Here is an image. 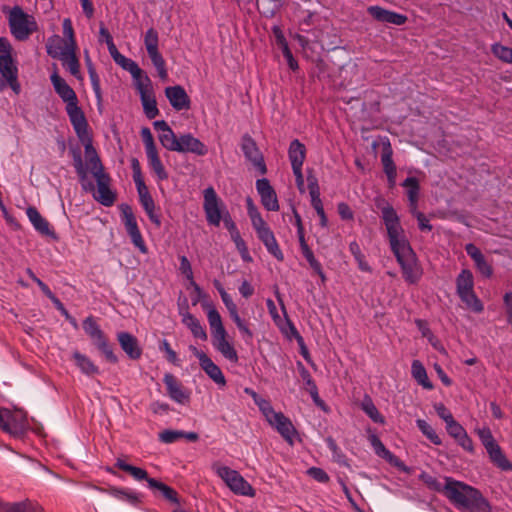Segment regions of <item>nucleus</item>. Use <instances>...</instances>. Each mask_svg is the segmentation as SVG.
Wrapping results in <instances>:
<instances>
[{"label":"nucleus","instance_id":"dca6fc26","mask_svg":"<svg viewBox=\"0 0 512 512\" xmlns=\"http://www.w3.org/2000/svg\"><path fill=\"white\" fill-rule=\"evenodd\" d=\"M163 383L172 400L182 405L189 404L190 391L173 374L166 373L163 377Z\"/></svg>","mask_w":512,"mask_h":512},{"label":"nucleus","instance_id":"680f3d73","mask_svg":"<svg viewBox=\"0 0 512 512\" xmlns=\"http://www.w3.org/2000/svg\"><path fill=\"white\" fill-rule=\"evenodd\" d=\"M446 430L447 433L455 440H457L466 432L463 426L460 423H458L455 419H452L450 422L446 424Z\"/></svg>","mask_w":512,"mask_h":512},{"label":"nucleus","instance_id":"5fc2aeb1","mask_svg":"<svg viewBox=\"0 0 512 512\" xmlns=\"http://www.w3.org/2000/svg\"><path fill=\"white\" fill-rule=\"evenodd\" d=\"M74 169L76 171V174L79 178V181L81 183L83 190L86 192H94L95 185L93 184V182L88 181L87 166L85 164H83V165L74 167Z\"/></svg>","mask_w":512,"mask_h":512},{"label":"nucleus","instance_id":"a19ab883","mask_svg":"<svg viewBox=\"0 0 512 512\" xmlns=\"http://www.w3.org/2000/svg\"><path fill=\"white\" fill-rule=\"evenodd\" d=\"M119 210L121 213L122 222L125 225L127 233L133 229L139 228L132 207L129 204L121 203L119 205Z\"/></svg>","mask_w":512,"mask_h":512},{"label":"nucleus","instance_id":"aec40b11","mask_svg":"<svg viewBox=\"0 0 512 512\" xmlns=\"http://www.w3.org/2000/svg\"><path fill=\"white\" fill-rule=\"evenodd\" d=\"M465 251L473 260L476 271L483 278L490 279L494 273L492 261H488L481 250L473 243L466 244Z\"/></svg>","mask_w":512,"mask_h":512},{"label":"nucleus","instance_id":"e2e57ef3","mask_svg":"<svg viewBox=\"0 0 512 512\" xmlns=\"http://www.w3.org/2000/svg\"><path fill=\"white\" fill-rule=\"evenodd\" d=\"M128 235L131 238L132 243L142 252H147V246L145 244V241L142 237V234L140 232V229H133L130 232H128Z\"/></svg>","mask_w":512,"mask_h":512},{"label":"nucleus","instance_id":"bf43d9fd","mask_svg":"<svg viewBox=\"0 0 512 512\" xmlns=\"http://www.w3.org/2000/svg\"><path fill=\"white\" fill-rule=\"evenodd\" d=\"M203 308H208L207 318L210 328L223 325L220 313L210 304H202Z\"/></svg>","mask_w":512,"mask_h":512},{"label":"nucleus","instance_id":"c85d7f7f","mask_svg":"<svg viewBox=\"0 0 512 512\" xmlns=\"http://www.w3.org/2000/svg\"><path fill=\"white\" fill-rule=\"evenodd\" d=\"M26 214L35 230H37L42 235L57 239V235L55 231L50 227V223L39 213L36 207L29 206L26 210Z\"/></svg>","mask_w":512,"mask_h":512},{"label":"nucleus","instance_id":"bb28decb","mask_svg":"<svg viewBox=\"0 0 512 512\" xmlns=\"http://www.w3.org/2000/svg\"><path fill=\"white\" fill-rule=\"evenodd\" d=\"M393 150L389 142L383 143L381 151V163L383 171L387 176L388 187L393 189L396 185L397 168L393 161Z\"/></svg>","mask_w":512,"mask_h":512},{"label":"nucleus","instance_id":"0e129e2a","mask_svg":"<svg viewBox=\"0 0 512 512\" xmlns=\"http://www.w3.org/2000/svg\"><path fill=\"white\" fill-rule=\"evenodd\" d=\"M140 135L142 137L146 152L157 149L153 135L148 127H143L141 129Z\"/></svg>","mask_w":512,"mask_h":512},{"label":"nucleus","instance_id":"ea45409f","mask_svg":"<svg viewBox=\"0 0 512 512\" xmlns=\"http://www.w3.org/2000/svg\"><path fill=\"white\" fill-rule=\"evenodd\" d=\"M361 409L369 416V418L378 424H384L385 418L378 411L370 396L366 395L361 403Z\"/></svg>","mask_w":512,"mask_h":512},{"label":"nucleus","instance_id":"393cba45","mask_svg":"<svg viewBox=\"0 0 512 512\" xmlns=\"http://www.w3.org/2000/svg\"><path fill=\"white\" fill-rule=\"evenodd\" d=\"M179 146L176 152L193 153L198 156H205L208 153L207 146L191 133L181 134L179 137Z\"/></svg>","mask_w":512,"mask_h":512},{"label":"nucleus","instance_id":"8fccbe9b","mask_svg":"<svg viewBox=\"0 0 512 512\" xmlns=\"http://www.w3.org/2000/svg\"><path fill=\"white\" fill-rule=\"evenodd\" d=\"M349 251L354 256L355 260L358 263V267L360 270L365 272H371V267L368 262L365 260V256L361 251L360 245L356 241H352L349 244Z\"/></svg>","mask_w":512,"mask_h":512},{"label":"nucleus","instance_id":"4d7b16f0","mask_svg":"<svg viewBox=\"0 0 512 512\" xmlns=\"http://www.w3.org/2000/svg\"><path fill=\"white\" fill-rule=\"evenodd\" d=\"M328 68V64L322 58H318L314 61L310 76L321 80L328 75Z\"/></svg>","mask_w":512,"mask_h":512},{"label":"nucleus","instance_id":"4468645a","mask_svg":"<svg viewBox=\"0 0 512 512\" xmlns=\"http://www.w3.org/2000/svg\"><path fill=\"white\" fill-rule=\"evenodd\" d=\"M307 182H308V190L311 196V205L315 209L316 213L320 218V226L326 228L328 226V218L323 208V203L320 198V187L318 184V179L314 175L313 170L310 169L307 171Z\"/></svg>","mask_w":512,"mask_h":512},{"label":"nucleus","instance_id":"4c0bfd02","mask_svg":"<svg viewBox=\"0 0 512 512\" xmlns=\"http://www.w3.org/2000/svg\"><path fill=\"white\" fill-rule=\"evenodd\" d=\"M241 150L248 161L262 154L256 141L248 133L244 134L241 138Z\"/></svg>","mask_w":512,"mask_h":512},{"label":"nucleus","instance_id":"a878e982","mask_svg":"<svg viewBox=\"0 0 512 512\" xmlns=\"http://www.w3.org/2000/svg\"><path fill=\"white\" fill-rule=\"evenodd\" d=\"M367 12L378 22L390 23L397 26L404 25L408 20L406 15L384 9L380 6H370Z\"/></svg>","mask_w":512,"mask_h":512},{"label":"nucleus","instance_id":"e433bc0d","mask_svg":"<svg viewBox=\"0 0 512 512\" xmlns=\"http://www.w3.org/2000/svg\"><path fill=\"white\" fill-rule=\"evenodd\" d=\"M62 27H63V34H64L66 40L64 41L59 36H54L53 38L58 43L64 42L65 45H64L63 49H71V48L77 49V43L75 40L74 29H73L72 22H71L70 18H65L63 20Z\"/></svg>","mask_w":512,"mask_h":512},{"label":"nucleus","instance_id":"9b49d317","mask_svg":"<svg viewBox=\"0 0 512 512\" xmlns=\"http://www.w3.org/2000/svg\"><path fill=\"white\" fill-rule=\"evenodd\" d=\"M401 186L406 187L408 189L407 197L409 200L410 211L416 217L419 229L421 231H432L433 226L430 224L425 214L416 210L420 193L419 180L416 177H407L401 183Z\"/></svg>","mask_w":512,"mask_h":512},{"label":"nucleus","instance_id":"cd10ccee","mask_svg":"<svg viewBox=\"0 0 512 512\" xmlns=\"http://www.w3.org/2000/svg\"><path fill=\"white\" fill-rule=\"evenodd\" d=\"M114 62L117 65H119L122 69L128 71L131 74L132 78L135 80V83L145 81L147 82V85L151 84L149 76L132 59L120 54L119 56L116 55Z\"/></svg>","mask_w":512,"mask_h":512},{"label":"nucleus","instance_id":"c756f323","mask_svg":"<svg viewBox=\"0 0 512 512\" xmlns=\"http://www.w3.org/2000/svg\"><path fill=\"white\" fill-rule=\"evenodd\" d=\"M102 492H106L109 495L126 501L130 503L133 506H139L142 503V495L139 493H136L130 489L127 488H120L116 486H109L107 489H100Z\"/></svg>","mask_w":512,"mask_h":512},{"label":"nucleus","instance_id":"c03bdc74","mask_svg":"<svg viewBox=\"0 0 512 512\" xmlns=\"http://www.w3.org/2000/svg\"><path fill=\"white\" fill-rule=\"evenodd\" d=\"M418 479L431 491L441 493L443 496L445 494V484L442 485L438 479L429 473L422 471Z\"/></svg>","mask_w":512,"mask_h":512},{"label":"nucleus","instance_id":"1a4fd4ad","mask_svg":"<svg viewBox=\"0 0 512 512\" xmlns=\"http://www.w3.org/2000/svg\"><path fill=\"white\" fill-rule=\"evenodd\" d=\"M85 333L91 338L94 346L104 355L106 361L112 364L118 363V357L114 353L113 345L106 334L101 330L95 318L90 315L82 323Z\"/></svg>","mask_w":512,"mask_h":512},{"label":"nucleus","instance_id":"6ab92c4d","mask_svg":"<svg viewBox=\"0 0 512 512\" xmlns=\"http://www.w3.org/2000/svg\"><path fill=\"white\" fill-rule=\"evenodd\" d=\"M256 189L261 199V204L267 211H278L280 209L275 189L267 178L256 181Z\"/></svg>","mask_w":512,"mask_h":512},{"label":"nucleus","instance_id":"09e8293b","mask_svg":"<svg viewBox=\"0 0 512 512\" xmlns=\"http://www.w3.org/2000/svg\"><path fill=\"white\" fill-rule=\"evenodd\" d=\"M495 446L496 448L488 453L491 461L502 470H512V464L502 452L501 447L499 445Z\"/></svg>","mask_w":512,"mask_h":512},{"label":"nucleus","instance_id":"0eeeda50","mask_svg":"<svg viewBox=\"0 0 512 512\" xmlns=\"http://www.w3.org/2000/svg\"><path fill=\"white\" fill-rule=\"evenodd\" d=\"M8 23L11 34L18 41L27 40L31 34L38 30L34 16L27 14L17 5L10 10Z\"/></svg>","mask_w":512,"mask_h":512},{"label":"nucleus","instance_id":"7ed1b4c3","mask_svg":"<svg viewBox=\"0 0 512 512\" xmlns=\"http://www.w3.org/2000/svg\"><path fill=\"white\" fill-rule=\"evenodd\" d=\"M223 202L219 199L213 187H208L204 190V203L203 208L206 215V220L209 224L219 226L223 220L225 228L229 231H234L237 228L228 210H222Z\"/></svg>","mask_w":512,"mask_h":512},{"label":"nucleus","instance_id":"2f4dec72","mask_svg":"<svg viewBox=\"0 0 512 512\" xmlns=\"http://www.w3.org/2000/svg\"><path fill=\"white\" fill-rule=\"evenodd\" d=\"M288 157L292 169L302 168L306 158V147L298 139L291 141L288 149Z\"/></svg>","mask_w":512,"mask_h":512},{"label":"nucleus","instance_id":"13d9d810","mask_svg":"<svg viewBox=\"0 0 512 512\" xmlns=\"http://www.w3.org/2000/svg\"><path fill=\"white\" fill-rule=\"evenodd\" d=\"M88 74H89V78L91 81V85H92L96 100L98 103H101L102 102V90H101V86H100V78H99V75H98L95 67H89Z\"/></svg>","mask_w":512,"mask_h":512},{"label":"nucleus","instance_id":"3c124183","mask_svg":"<svg viewBox=\"0 0 512 512\" xmlns=\"http://www.w3.org/2000/svg\"><path fill=\"white\" fill-rule=\"evenodd\" d=\"M158 138H159L161 145L169 151L176 152V149L178 147L180 148L179 137L176 136V134L173 130H171L167 133H160Z\"/></svg>","mask_w":512,"mask_h":512},{"label":"nucleus","instance_id":"603ef678","mask_svg":"<svg viewBox=\"0 0 512 512\" xmlns=\"http://www.w3.org/2000/svg\"><path fill=\"white\" fill-rule=\"evenodd\" d=\"M416 425L418 429L434 444L441 445V438L437 435L435 430L423 419H417Z\"/></svg>","mask_w":512,"mask_h":512},{"label":"nucleus","instance_id":"58836bf2","mask_svg":"<svg viewBox=\"0 0 512 512\" xmlns=\"http://www.w3.org/2000/svg\"><path fill=\"white\" fill-rule=\"evenodd\" d=\"M5 512H44L43 508L37 503L25 500L15 503L4 504Z\"/></svg>","mask_w":512,"mask_h":512},{"label":"nucleus","instance_id":"f3484780","mask_svg":"<svg viewBox=\"0 0 512 512\" xmlns=\"http://www.w3.org/2000/svg\"><path fill=\"white\" fill-rule=\"evenodd\" d=\"M27 424L26 416L17 420L8 409H0V429L13 437L23 436Z\"/></svg>","mask_w":512,"mask_h":512},{"label":"nucleus","instance_id":"6e6d98bb","mask_svg":"<svg viewBox=\"0 0 512 512\" xmlns=\"http://www.w3.org/2000/svg\"><path fill=\"white\" fill-rule=\"evenodd\" d=\"M144 44L147 52L159 49V34L153 27L149 28L144 36Z\"/></svg>","mask_w":512,"mask_h":512},{"label":"nucleus","instance_id":"5701e85b","mask_svg":"<svg viewBox=\"0 0 512 512\" xmlns=\"http://www.w3.org/2000/svg\"><path fill=\"white\" fill-rule=\"evenodd\" d=\"M165 95L175 110L181 111L191 108V99L181 85L166 87Z\"/></svg>","mask_w":512,"mask_h":512},{"label":"nucleus","instance_id":"338daca9","mask_svg":"<svg viewBox=\"0 0 512 512\" xmlns=\"http://www.w3.org/2000/svg\"><path fill=\"white\" fill-rule=\"evenodd\" d=\"M307 474L320 483H327L330 480L329 475L326 473V471L319 467L309 468L307 470Z\"/></svg>","mask_w":512,"mask_h":512},{"label":"nucleus","instance_id":"69168bd1","mask_svg":"<svg viewBox=\"0 0 512 512\" xmlns=\"http://www.w3.org/2000/svg\"><path fill=\"white\" fill-rule=\"evenodd\" d=\"M26 272L28 276L38 285V287L44 293L45 296H47L49 299L54 298L55 294L51 291L48 285L44 283L41 279H39L30 268H27Z\"/></svg>","mask_w":512,"mask_h":512},{"label":"nucleus","instance_id":"20e7f679","mask_svg":"<svg viewBox=\"0 0 512 512\" xmlns=\"http://www.w3.org/2000/svg\"><path fill=\"white\" fill-rule=\"evenodd\" d=\"M54 66L55 69H57L55 64ZM50 80L55 92L62 101L66 103V112L70 122L74 123L82 118H86L83 110L78 106V98L75 91L67 84L65 79L58 74L57 70L51 74Z\"/></svg>","mask_w":512,"mask_h":512},{"label":"nucleus","instance_id":"9d476101","mask_svg":"<svg viewBox=\"0 0 512 512\" xmlns=\"http://www.w3.org/2000/svg\"><path fill=\"white\" fill-rule=\"evenodd\" d=\"M216 472L233 493L249 497H254L256 495L255 489L238 471L227 466H222L219 467Z\"/></svg>","mask_w":512,"mask_h":512},{"label":"nucleus","instance_id":"de8ad7c7","mask_svg":"<svg viewBox=\"0 0 512 512\" xmlns=\"http://www.w3.org/2000/svg\"><path fill=\"white\" fill-rule=\"evenodd\" d=\"M492 54L503 63L512 64V48L494 43L491 45Z\"/></svg>","mask_w":512,"mask_h":512},{"label":"nucleus","instance_id":"b1692460","mask_svg":"<svg viewBox=\"0 0 512 512\" xmlns=\"http://www.w3.org/2000/svg\"><path fill=\"white\" fill-rule=\"evenodd\" d=\"M117 340L121 349L131 360H138L141 358L143 350L139 345V341L136 336L126 331H120L117 333Z\"/></svg>","mask_w":512,"mask_h":512},{"label":"nucleus","instance_id":"2eb2a0df","mask_svg":"<svg viewBox=\"0 0 512 512\" xmlns=\"http://www.w3.org/2000/svg\"><path fill=\"white\" fill-rule=\"evenodd\" d=\"M136 89L140 94V100L143 106V111L148 119H154L159 115L157 101L153 93L152 83L147 85V82L142 81L135 83Z\"/></svg>","mask_w":512,"mask_h":512},{"label":"nucleus","instance_id":"4be33fe9","mask_svg":"<svg viewBox=\"0 0 512 512\" xmlns=\"http://www.w3.org/2000/svg\"><path fill=\"white\" fill-rule=\"evenodd\" d=\"M136 188H137V192H138V196H139V201H140L144 211L146 212L149 220L156 227H160L162 224L161 216H160V214H158L156 212L155 202H154L152 195L150 194V192L148 190V187L146 186V184H143V185L136 186Z\"/></svg>","mask_w":512,"mask_h":512},{"label":"nucleus","instance_id":"473e14b6","mask_svg":"<svg viewBox=\"0 0 512 512\" xmlns=\"http://www.w3.org/2000/svg\"><path fill=\"white\" fill-rule=\"evenodd\" d=\"M148 487L153 491H159L161 496L176 505H180V500L177 491L166 485L165 483L155 478L148 480Z\"/></svg>","mask_w":512,"mask_h":512},{"label":"nucleus","instance_id":"423d86ee","mask_svg":"<svg viewBox=\"0 0 512 512\" xmlns=\"http://www.w3.org/2000/svg\"><path fill=\"white\" fill-rule=\"evenodd\" d=\"M12 52L13 47L8 39L0 37V75L8 81L12 91L19 94L21 85L18 81V67Z\"/></svg>","mask_w":512,"mask_h":512},{"label":"nucleus","instance_id":"f257e3e1","mask_svg":"<svg viewBox=\"0 0 512 512\" xmlns=\"http://www.w3.org/2000/svg\"><path fill=\"white\" fill-rule=\"evenodd\" d=\"M376 206L381 209L390 247L401 267L404 280L409 284H416L421 279L423 271L416 253L404 235L399 216L395 209L382 198L376 200Z\"/></svg>","mask_w":512,"mask_h":512},{"label":"nucleus","instance_id":"f03ea898","mask_svg":"<svg viewBox=\"0 0 512 512\" xmlns=\"http://www.w3.org/2000/svg\"><path fill=\"white\" fill-rule=\"evenodd\" d=\"M444 496L459 511L491 512L492 506L482 492L465 482L446 476Z\"/></svg>","mask_w":512,"mask_h":512},{"label":"nucleus","instance_id":"f704fd0d","mask_svg":"<svg viewBox=\"0 0 512 512\" xmlns=\"http://www.w3.org/2000/svg\"><path fill=\"white\" fill-rule=\"evenodd\" d=\"M150 168L154 171L159 181L167 180L169 175L166 171L160 157L158 150L154 149L146 152Z\"/></svg>","mask_w":512,"mask_h":512},{"label":"nucleus","instance_id":"6e6552de","mask_svg":"<svg viewBox=\"0 0 512 512\" xmlns=\"http://www.w3.org/2000/svg\"><path fill=\"white\" fill-rule=\"evenodd\" d=\"M79 141L84 146V152L87 159V163L90 166L91 173L95 171L104 170V165L101 161L100 156L96 148L93 145V137L89 132V124L86 118H82L74 123H71Z\"/></svg>","mask_w":512,"mask_h":512},{"label":"nucleus","instance_id":"412c9836","mask_svg":"<svg viewBox=\"0 0 512 512\" xmlns=\"http://www.w3.org/2000/svg\"><path fill=\"white\" fill-rule=\"evenodd\" d=\"M368 439L378 456L385 459L390 465L396 467L400 471L405 473L409 472V468L404 464V462L388 450L376 434H370Z\"/></svg>","mask_w":512,"mask_h":512},{"label":"nucleus","instance_id":"a18cd8bd","mask_svg":"<svg viewBox=\"0 0 512 512\" xmlns=\"http://www.w3.org/2000/svg\"><path fill=\"white\" fill-rule=\"evenodd\" d=\"M230 236L232 241L235 243L236 249L241 255V258L244 262H252V257L250 256L248 247L245 241L242 239L241 234L238 229L231 231Z\"/></svg>","mask_w":512,"mask_h":512},{"label":"nucleus","instance_id":"ddd939ff","mask_svg":"<svg viewBox=\"0 0 512 512\" xmlns=\"http://www.w3.org/2000/svg\"><path fill=\"white\" fill-rule=\"evenodd\" d=\"M265 417L289 444H293V436L297 434V430L288 417L282 412L274 411L272 407H269V413H265Z\"/></svg>","mask_w":512,"mask_h":512},{"label":"nucleus","instance_id":"052dcab7","mask_svg":"<svg viewBox=\"0 0 512 512\" xmlns=\"http://www.w3.org/2000/svg\"><path fill=\"white\" fill-rule=\"evenodd\" d=\"M183 431L166 429L159 433V440L163 443H173L178 439H181Z\"/></svg>","mask_w":512,"mask_h":512},{"label":"nucleus","instance_id":"49530a36","mask_svg":"<svg viewBox=\"0 0 512 512\" xmlns=\"http://www.w3.org/2000/svg\"><path fill=\"white\" fill-rule=\"evenodd\" d=\"M230 236L232 241L235 243L236 249L241 255V258L244 262H252V257L250 256L248 247L245 241L242 239L241 234L238 229L231 231Z\"/></svg>","mask_w":512,"mask_h":512},{"label":"nucleus","instance_id":"37998d69","mask_svg":"<svg viewBox=\"0 0 512 512\" xmlns=\"http://www.w3.org/2000/svg\"><path fill=\"white\" fill-rule=\"evenodd\" d=\"M149 58L151 59L152 64L156 68L159 77L162 80H165L168 77V72L166 68V62L160 53L159 49L151 50L150 52H147Z\"/></svg>","mask_w":512,"mask_h":512},{"label":"nucleus","instance_id":"39448f33","mask_svg":"<svg viewBox=\"0 0 512 512\" xmlns=\"http://www.w3.org/2000/svg\"><path fill=\"white\" fill-rule=\"evenodd\" d=\"M456 293L466 307L475 313L484 311V305L474 291V277L469 269H463L457 275Z\"/></svg>","mask_w":512,"mask_h":512},{"label":"nucleus","instance_id":"72a5a7b5","mask_svg":"<svg viewBox=\"0 0 512 512\" xmlns=\"http://www.w3.org/2000/svg\"><path fill=\"white\" fill-rule=\"evenodd\" d=\"M72 359L74 360L75 365L85 375L93 376L99 374V368L93 363V361L79 351L76 350L73 352Z\"/></svg>","mask_w":512,"mask_h":512},{"label":"nucleus","instance_id":"f8f14e48","mask_svg":"<svg viewBox=\"0 0 512 512\" xmlns=\"http://www.w3.org/2000/svg\"><path fill=\"white\" fill-rule=\"evenodd\" d=\"M92 175L97 183V191L93 194L94 199L105 207H111L117 199V192L110 188L111 176L105 172V169L95 171Z\"/></svg>","mask_w":512,"mask_h":512},{"label":"nucleus","instance_id":"79ce46f5","mask_svg":"<svg viewBox=\"0 0 512 512\" xmlns=\"http://www.w3.org/2000/svg\"><path fill=\"white\" fill-rule=\"evenodd\" d=\"M213 346L230 362L237 364L239 357L236 349L230 344L227 339L214 342Z\"/></svg>","mask_w":512,"mask_h":512},{"label":"nucleus","instance_id":"774afa93","mask_svg":"<svg viewBox=\"0 0 512 512\" xmlns=\"http://www.w3.org/2000/svg\"><path fill=\"white\" fill-rule=\"evenodd\" d=\"M507 323L512 326V291L506 292L503 296Z\"/></svg>","mask_w":512,"mask_h":512},{"label":"nucleus","instance_id":"7c9ffc66","mask_svg":"<svg viewBox=\"0 0 512 512\" xmlns=\"http://www.w3.org/2000/svg\"><path fill=\"white\" fill-rule=\"evenodd\" d=\"M202 370L218 385L225 386L226 379L223 375L219 366H217L208 355H203L201 357V362H199Z\"/></svg>","mask_w":512,"mask_h":512},{"label":"nucleus","instance_id":"c9c22d12","mask_svg":"<svg viewBox=\"0 0 512 512\" xmlns=\"http://www.w3.org/2000/svg\"><path fill=\"white\" fill-rule=\"evenodd\" d=\"M411 374L413 378L423 386V388L432 390L433 383L429 380L426 369L420 360H413L411 365Z\"/></svg>","mask_w":512,"mask_h":512},{"label":"nucleus","instance_id":"a211bd4d","mask_svg":"<svg viewBox=\"0 0 512 512\" xmlns=\"http://www.w3.org/2000/svg\"><path fill=\"white\" fill-rule=\"evenodd\" d=\"M47 54L52 58H61L63 66L77 79H81L80 62L76 55V49H61L59 53L54 50L51 45H47Z\"/></svg>","mask_w":512,"mask_h":512},{"label":"nucleus","instance_id":"864d4df0","mask_svg":"<svg viewBox=\"0 0 512 512\" xmlns=\"http://www.w3.org/2000/svg\"><path fill=\"white\" fill-rule=\"evenodd\" d=\"M325 441L328 448L331 450L335 461L342 466L349 467L348 459L346 455L340 450L336 441L331 436H328Z\"/></svg>","mask_w":512,"mask_h":512}]
</instances>
